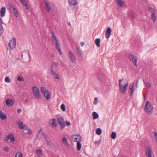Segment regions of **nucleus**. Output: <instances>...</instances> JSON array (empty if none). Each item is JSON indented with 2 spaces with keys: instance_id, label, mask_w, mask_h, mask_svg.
Wrapping results in <instances>:
<instances>
[{
  "instance_id": "nucleus-1",
  "label": "nucleus",
  "mask_w": 157,
  "mask_h": 157,
  "mask_svg": "<svg viewBox=\"0 0 157 157\" xmlns=\"http://www.w3.org/2000/svg\"><path fill=\"white\" fill-rule=\"evenodd\" d=\"M123 78H122L119 80V85L120 89L123 93H125L126 91L128 84V81L127 80H125L123 82L124 86H123L121 83L122 81H124Z\"/></svg>"
},
{
  "instance_id": "nucleus-2",
  "label": "nucleus",
  "mask_w": 157,
  "mask_h": 157,
  "mask_svg": "<svg viewBox=\"0 0 157 157\" xmlns=\"http://www.w3.org/2000/svg\"><path fill=\"white\" fill-rule=\"evenodd\" d=\"M18 128L24 130L25 133L26 134H31L32 132L31 130L27 126L25 125V124H23V123L22 121H19L18 123Z\"/></svg>"
},
{
  "instance_id": "nucleus-3",
  "label": "nucleus",
  "mask_w": 157,
  "mask_h": 157,
  "mask_svg": "<svg viewBox=\"0 0 157 157\" xmlns=\"http://www.w3.org/2000/svg\"><path fill=\"white\" fill-rule=\"evenodd\" d=\"M52 39L53 42L56 44V48L59 53V55H62V53L61 50L60 45L58 40L54 34L53 33H52Z\"/></svg>"
},
{
  "instance_id": "nucleus-4",
  "label": "nucleus",
  "mask_w": 157,
  "mask_h": 157,
  "mask_svg": "<svg viewBox=\"0 0 157 157\" xmlns=\"http://www.w3.org/2000/svg\"><path fill=\"white\" fill-rule=\"evenodd\" d=\"M153 107L152 105L148 101L146 103L144 107V110L147 114H150L153 111Z\"/></svg>"
},
{
  "instance_id": "nucleus-5",
  "label": "nucleus",
  "mask_w": 157,
  "mask_h": 157,
  "mask_svg": "<svg viewBox=\"0 0 157 157\" xmlns=\"http://www.w3.org/2000/svg\"><path fill=\"white\" fill-rule=\"evenodd\" d=\"M40 90L42 94L45 98L46 100H48L50 99L51 94L48 90L43 87H41Z\"/></svg>"
},
{
  "instance_id": "nucleus-6",
  "label": "nucleus",
  "mask_w": 157,
  "mask_h": 157,
  "mask_svg": "<svg viewBox=\"0 0 157 157\" xmlns=\"http://www.w3.org/2000/svg\"><path fill=\"white\" fill-rule=\"evenodd\" d=\"M33 94L35 98L36 99H40L41 98V96L39 90L38 88L35 86L32 87Z\"/></svg>"
},
{
  "instance_id": "nucleus-7",
  "label": "nucleus",
  "mask_w": 157,
  "mask_h": 157,
  "mask_svg": "<svg viewBox=\"0 0 157 157\" xmlns=\"http://www.w3.org/2000/svg\"><path fill=\"white\" fill-rule=\"evenodd\" d=\"M16 40L14 38H13L11 39L10 41L8 46L10 50L15 48L16 45Z\"/></svg>"
},
{
  "instance_id": "nucleus-8",
  "label": "nucleus",
  "mask_w": 157,
  "mask_h": 157,
  "mask_svg": "<svg viewBox=\"0 0 157 157\" xmlns=\"http://www.w3.org/2000/svg\"><path fill=\"white\" fill-rule=\"evenodd\" d=\"M9 140H10L11 142H13L14 141L15 139L14 136L11 134H9L7 135L4 139L5 142H7Z\"/></svg>"
},
{
  "instance_id": "nucleus-9",
  "label": "nucleus",
  "mask_w": 157,
  "mask_h": 157,
  "mask_svg": "<svg viewBox=\"0 0 157 157\" xmlns=\"http://www.w3.org/2000/svg\"><path fill=\"white\" fill-rule=\"evenodd\" d=\"M72 139L74 142H81L82 140V138L80 135L78 134L73 135L72 136Z\"/></svg>"
},
{
  "instance_id": "nucleus-10",
  "label": "nucleus",
  "mask_w": 157,
  "mask_h": 157,
  "mask_svg": "<svg viewBox=\"0 0 157 157\" xmlns=\"http://www.w3.org/2000/svg\"><path fill=\"white\" fill-rule=\"evenodd\" d=\"M9 8L10 10L13 12L14 15L16 16V17H17L18 16V13L17 11V10L11 4H10L9 6Z\"/></svg>"
},
{
  "instance_id": "nucleus-11",
  "label": "nucleus",
  "mask_w": 157,
  "mask_h": 157,
  "mask_svg": "<svg viewBox=\"0 0 157 157\" xmlns=\"http://www.w3.org/2000/svg\"><path fill=\"white\" fill-rule=\"evenodd\" d=\"M146 154L147 157H153L152 154L151 149L149 146L147 147Z\"/></svg>"
},
{
  "instance_id": "nucleus-12",
  "label": "nucleus",
  "mask_w": 157,
  "mask_h": 157,
  "mask_svg": "<svg viewBox=\"0 0 157 157\" xmlns=\"http://www.w3.org/2000/svg\"><path fill=\"white\" fill-rule=\"evenodd\" d=\"M44 2L47 11L49 12L52 7L50 5L49 2L46 0H44Z\"/></svg>"
},
{
  "instance_id": "nucleus-13",
  "label": "nucleus",
  "mask_w": 157,
  "mask_h": 157,
  "mask_svg": "<svg viewBox=\"0 0 157 157\" xmlns=\"http://www.w3.org/2000/svg\"><path fill=\"white\" fill-rule=\"evenodd\" d=\"M58 121L59 124L60 125L62 128H64L65 126V122L64 121V119L62 117H60L58 119Z\"/></svg>"
},
{
  "instance_id": "nucleus-14",
  "label": "nucleus",
  "mask_w": 157,
  "mask_h": 157,
  "mask_svg": "<svg viewBox=\"0 0 157 157\" xmlns=\"http://www.w3.org/2000/svg\"><path fill=\"white\" fill-rule=\"evenodd\" d=\"M49 125L52 127H55L57 125L56 119H53L49 121Z\"/></svg>"
},
{
  "instance_id": "nucleus-15",
  "label": "nucleus",
  "mask_w": 157,
  "mask_h": 157,
  "mask_svg": "<svg viewBox=\"0 0 157 157\" xmlns=\"http://www.w3.org/2000/svg\"><path fill=\"white\" fill-rule=\"evenodd\" d=\"M112 32V30L110 28L108 27L107 28L106 31L105 36L108 39L110 36Z\"/></svg>"
},
{
  "instance_id": "nucleus-16",
  "label": "nucleus",
  "mask_w": 157,
  "mask_h": 157,
  "mask_svg": "<svg viewBox=\"0 0 157 157\" xmlns=\"http://www.w3.org/2000/svg\"><path fill=\"white\" fill-rule=\"evenodd\" d=\"M69 57L72 63H75L76 62L75 57L73 54L70 52H69Z\"/></svg>"
},
{
  "instance_id": "nucleus-17",
  "label": "nucleus",
  "mask_w": 157,
  "mask_h": 157,
  "mask_svg": "<svg viewBox=\"0 0 157 157\" xmlns=\"http://www.w3.org/2000/svg\"><path fill=\"white\" fill-rule=\"evenodd\" d=\"M5 103L8 106H11L14 104V101L13 100L8 99L6 101Z\"/></svg>"
},
{
  "instance_id": "nucleus-18",
  "label": "nucleus",
  "mask_w": 157,
  "mask_h": 157,
  "mask_svg": "<svg viewBox=\"0 0 157 157\" xmlns=\"http://www.w3.org/2000/svg\"><path fill=\"white\" fill-rule=\"evenodd\" d=\"M0 119L2 121L6 120L7 119L6 114L1 110H0Z\"/></svg>"
},
{
  "instance_id": "nucleus-19",
  "label": "nucleus",
  "mask_w": 157,
  "mask_h": 157,
  "mask_svg": "<svg viewBox=\"0 0 157 157\" xmlns=\"http://www.w3.org/2000/svg\"><path fill=\"white\" fill-rule=\"evenodd\" d=\"M128 57L129 59L133 62L135 59H137L136 56H134L132 54L129 53L128 54Z\"/></svg>"
},
{
  "instance_id": "nucleus-20",
  "label": "nucleus",
  "mask_w": 157,
  "mask_h": 157,
  "mask_svg": "<svg viewBox=\"0 0 157 157\" xmlns=\"http://www.w3.org/2000/svg\"><path fill=\"white\" fill-rule=\"evenodd\" d=\"M128 57L129 59L133 62L135 59H137L136 56H134L132 54L129 53L128 54Z\"/></svg>"
},
{
  "instance_id": "nucleus-21",
  "label": "nucleus",
  "mask_w": 157,
  "mask_h": 157,
  "mask_svg": "<svg viewBox=\"0 0 157 157\" xmlns=\"http://www.w3.org/2000/svg\"><path fill=\"white\" fill-rule=\"evenodd\" d=\"M6 10V8L5 7H2L1 8L0 13V15L2 17H3L5 16Z\"/></svg>"
},
{
  "instance_id": "nucleus-22",
  "label": "nucleus",
  "mask_w": 157,
  "mask_h": 157,
  "mask_svg": "<svg viewBox=\"0 0 157 157\" xmlns=\"http://www.w3.org/2000/svg\"><path fill=\"white\" fill-rule=\"evenodd\" d=\"M134 83L133 82H132L129 85V89L131 90V94L130 96H132L133 94V92L134 91L133 88L134 86Z\"/></svg>"
},
{
  "instance_id": "nucleus-23",
  "label": "nucleus",
  "mask_w": 157,
  "mask_h": 157,
  "mask_svg": "<svg viewBox=\"0 0 157 157\" xmlns=\"http://www.w3.org/2000/svg\"><path fill=\"white\" fill-rule=\"evenodd\" d=\"M21 2L22 4L25 7V8L27 10H28L29 9V7L26 2L24 0H22V1H21Z\"/></svg>"
},
{
  "instance_id": "nucleus-24",
  "label": "nucleus",
  "mask_w": 157,
  "mask_h": 157,
  "mask_svg": "<svg viewBox=\"0 0 157 157\" xmlns=\"http://www.w3.org/2000/svg\"><path fill=\"white\" fill-rule=\"evenodd\" d=\"M77 4V2L76 0H69V5L75 6Z\"/></svg>"
},
{
  "instance_id": "nucleus-25",
  "label": "nucleus",
  "mask_w": 157,
  "mask_h": 157,
  "mask_svg": "<svg viewBox=\"0 0 157 157\" xmlns=\"http://www.w3.org/2000/svg\"><path fill=\"white\" fill-rule=\"evenodd\" d=\"M52 74L54 78L57 79H59V78L58 75L57 73L54 72L53 69H52Z\"/></svg>"
},
{
  "instance_id": "nucleus-26",
  "label": "nucleus",
  "mask_w": 157,
  "mask_h": 157,
  "mask_svg": "<svg viewBox=\"0 0 157 157\" xmlns=\"http://www.w3.org/2000/svg\"><path fill=\"white\" fill-rule=\"evenodd\" d=\"M80 142H78L77 143L76 147H77V150L78 151H80L81 148L82 144H81Z\"/></svg>"
},
{
  "instance_id": "nucleus-27",
  "label": "nucleus",
  "mask_w": 157,
  "mask_h": 157,
  "mask_svg": "<svg viewBox=\"0 0 157 157\" xmlns=\"http://www.w3.org/2000/svg\"><path fill=\"white\" fill-rule=\"evenodd\" d=\"M100 39L99 38H96L95 40V44L98 47H99L100 46Z\"/></svg>"
},
{
  "instance_id": "nucleus-28",
  "label": "nucleus",
  "mask_w": 157,
  "mask_h": 157,
  "mask_svg": "<svg viewBox=\"0 0 157 157\" xmlns=\"http://www.w3.org/2000/svg\"><path fill=\"white\" fill-rule=\"evenodd\" d=\"M92 116H93V119L94 120L97 119L99 117L97 113L95 112H94L92 113Z\"/></svg>"
},
{
  "instance_id": "nucleus-29",
  "label": "nucleus",
  "mask_w": 157,
  "mask_h": 157,
  "mask_svg": "<svg viewBox=\"0 0 157 157\" xmlns=\"http://www.w3.org/2000/svg\"><path fill=\"white\" fill-rule=\"evenodd\" d=\"M44 138L45 139V140L46 141L47 144H50V141L49 138L46 136H44Z\"/></svg>"
},
{
  "instance_id": "nucleus-30",
  "label": "nucleus",
  "mask_w": 157,
  "mask_h": 157,
  "mask_svg": "<svg viewBox=\"0 0 157 157\" xmlns=\"http://www.w3.org/2000/svg\"><path fill=\"white\" fill-rule=\"evenodd\" d=\"M63 144L65 145H68V142L67 141V139L66 138V137H64L63 138Z\"/></svg>"
},
{
  "instance_id": "nucleus-31",
  "label": "nucleus",
  "mask_w": 157,
  "mask_h": 157,
  "mask_svg": "<svg viewBox=\"0 0 157 157\" xmlns=\"http://www.w3.org/2000/svg\"><path fill=\"white\" fill-rule=\"evenodd\" d=\"M36 152L37 154L39 155H42L43 154L42 150L40 149L37 150L36 151Z\"/></svg>"
},
{
  "instance_id": "nucleus-32",
  "label": "nucleus",
  "mask_w": 157,
  "mask_h": 157,
  "mask_svg": "<svg viewBox=\"0 0 157 157\" xmlns=\"http://www.w3.org/2000/svg\"><path fill=\"white\" fill-rule=\"evenodd\" d=\"M96 132L98 135H100L101 134L102 131L100 128H97L96 129Z\"/></svg>"
},
{
  "instance_id": "nucleus-33",
  "label": "nucleus",
  "mask_w": 157,
  "mask_h": 157,
  "mask_svg": "<svg viewBox=\"0 0 157 157\" xmlns=\"http://www.w3.org/2000/svg\"><path fill=\"white\" fill-rule=\"evenodd\" d=\"M116 2L118 5L121 6H122L124 4L123 2L121 0H116Z\"/></svg>"
},
{
  "instance_id": "nucleus-34",
  "label": "nucleus",
  "mask_w": 157,
  "mask_h": 157,
  "mask_svg": "<svg viewBox=\"0 0 157 157\" xmlns=\"http://www.w3.org/2000/svg\"><path fill=\"white\" fill-rule=\"evenodd\" d=\"M76 49L77 51V54L78 56L79 57H81L82 54L80 49L78 48H77Z\"/></svg>"
},
{
  "instance_id": "nucleus-35",
  "label": "nucleus",
  "mask_w": 157,
  "mask_h": 157,
  "mask_svg": "<svg viewBox=\"0 0 157 157\" xmlns=\"http://www.w3.org/2000/svg\"><path fill=\"white\" fill-rule=\"evenodd\" d=\"M151 18L154 22H155L156 21V19L155 17V13L154 12H153L151 15Z\"/></svg>"
},
{
  "instance_id": "nucleus-36",
  "label": "nucleus",
  "mask_w": 157,
  "mask_h": 157,
  "mask_svg": "<svg viewBox=\"0 0 157 157\" xmlns=\"http://www.w3.org/2000/svg\"><path fill=\"white\" fill-rule=\"evenodd\" d=\"M116 136V134L115 132H113L111 135V138L113 139H115Z\"/></svg>"
},
{
  "instance_id": "nucleus-37",
  "label": "nucleus",
  "mask_w": 157,
  "mask_h": 157,
  "mask_svg": "<svg viewBox=\"0 0 157 157\" xmlns=\"http://www.w3.org/2000/svg\"><path fill=\"white\" fill-rule=\"evenodd\" d=\"M144 84H145V86L147 87H150L151 86V85L150 82H148L147 81H144Z\"/></svg>"
},
{
  "instance_id": "nucleus-38",
  "label": "nucleus",
  "mask_w": 157,
  "mask_h": 157,
  "mask_svg": "<svg viewBox=\"0 0 157 157\" xmlns=\"http://www.w3.org/2000/svg\"><path fill=\"white\" fill-rule=\"evenodd\" d=\"M22 154L21 152H18L15 155V157H22Z\"/></svg>"
},
{
  "instance_id": "nucleus-39",
  "label": "nucleus",
  "mask_w": 157,
  "mask_h": 157,
  "mask_svg": "<svg viewBox=\"0 0 157 157\" xmlns=\"http://www.w3.org/2000/svg\"><path fill=\"white\" fill-rule=\"evenodd\" d=\"M58 65L59 64L58 63L54 62L52 66V68L53 67L55 68L56 67H57L58 66Z\"/></svg>"
},
{
  "instance_id": "nucleus-40",
  "label": "nucleus",
  "mask_w": 157,
  "mask_h": 157,
  "mask_svg": "<svg viewBox=\"0 0 157 157\" xmlns=\"http://www.w3.org/2000/svg\"><path fill=\"white\" fill-rule=\"evenodd\" d=\"M17 80L19 81H23L24 79L22 76H19L17 78Z\"/></svg>"
},
{
  "instance_id": "nucleus-41",
  "label": "nucleus",
  "mask_w": 157,
  "mask_h": 157,
  "mask_svg": "<svg viewBox=\"0 0 157 157\" xmlns=\"http://www.w3.org/2000/svg\"><path fill=\"white\" fill-rule=\"evenodd\" d=\"M60 108H61V109H62V110L63 111H65L66 108H65V106L64 104H62L61 105Z\"/></svg>"
},
{
  "instance_id": "nucleus-42",
  "label": "nucleus",
  "mask_w": 157,
  "mask_h": 157,
  "mask_svg": "<svg viewBox=\"0 0 157 157\" xmlns=\"http://www.w3.org/2000/svg\"><path fill=\"white\" fill-rule=\"evenodd\" d=\"M5 81L6 82L8 83L10 82V79L9 77L7 76L5 77Z\"/></svg>"
},
{
  "instance_id": "nucleus-43",
  "label": "nucleus",
  "mask_w": 157,
  "mask_h": 157,
  "mask_svg": "<svg viewBox=\"0 0 157 157\" xmlns=\"http://www.w3.org/2000/svg\"><path fill=\"white\" fill-rule=\"evenodd\" d=\"M3 32V29L2 25H0V35H1Z\"/></svg>"
},
{
  "instance_id": "nucleus-44",
  "label": "nucleus",
  "mask_w": 157,
  "mask_h": 157,
  "mask_svg": "<svg viewBox=\"0 0 157 157\" xmlns=\"http://www.w3.org/2000/svg\"><path fill=\"white\" fill-rule=\"evenodd\" d=\"M97 100H98L97 98V97L95 98L94 101V104L96 105L97 103V102H98Z\"/></svg>"
},
{
  "instance_id": "nucleus-45",
  "label": "nucleus",
  "mask_w": 157,
  "mask_h": 157,
  "mask_svg": "<svg viewBox=\"0 0 157 157\" xmlns=\"http://www.w3.org/2000/svg\"><path fill=\"white\" fill-rule=\"evenodd\" d=\"M10 149V148L8 147H6L4 148V151H5L7 152Z\"/></svg>"
},
{
  "instance_id": "nucleus-46",
  "label": "nucleus",
  "mask_w": 157,
  "mask_h": 157,
  "mask_svg": "<svg viewBox=\"0 0 157 157\" xmlns=\"http://www.w3.org/2000/svg\"><path fill=\"white\" fill-rule=\"evenodd\" d=\"M148 10L150 12H151V13L154 12V10L151 7H149Z\"/></svg>"
},
{
  "instance_id": "nucleus-47",
  "label": "nucleus",
  "mask_w": 157,
  "mask_h": 157,
  "mask_svg": "<svg viewBox=\"0 0 157 157\" xmlns=\"http://www.w3.org/2000/svg\"><path fill=\"white\" fill-rule=\"evenodd\" d=\"M137 59H135L134 61V63H135V65L136 67H137L138 66V65L137 64Z\"/></svg>"
},
{
  "instance_id": "nucleus-48",
  "label": "nucleus",
  "mask_w": 157,
  "mask_h": 157,
  "mask_svg": "<svg viewBox=\"0 0 157 157\" xmlns=\"http://www.w3.org/2000/svg\"><path fill=\"white\" fill-rule=\"evenodd\" d=\"M17 112L19 113H21V109H18L17 110Z\"/></svg>"
},
{
  "instance_id": "nucleus-49",
  "label": "nucleus",
  "mask_w": 157,
  "mask_h": 157,
  "mask_svg": "<svg viewBox=\"0 0 157 157\" xmlns=\"http://www.w3.org/2000/svg\"><path fill=\"white\" fill-rule=\"evenodd\" d=\"M0 23L1 24V25L3 24V21L1 18H0Z\"/></svg>"
},
{
  "instance_id": "nucleus-50",
  "label": "nucleus",
  "mask_w": 157,
  "mask_h": 157,
  "mask_svg": "<svg viewBox=\"0 0 157 157\" xmlns=\"http://www.w3.org/2000/svg\"><path fill=\"white\" fill-rule=\"evenodd\" d=\"M131 17L133 19H134L135 18V16L133 15H131Z\"/></svg>"
},
{
  "instance_id": "nucleus-51",
  "label": "nucleus",
  "mask_w": 157,
  "mask_h": 157,
  "mask_svg": "<svg viewBox=\"0 0 157 157\" xmlns=\"http://www.w3.org/2000/svg\"><path fill=\"white\" fill-rule=\"evenodd\" d=\"M138 80L136 82V87H137V83H138Z\"/></svg>"
},
{
  "instance_id": "nucleus-52",
  "label": "nucleus",
  "mask_w": 157,
  "mask_h": 157,
  "mask_svg": "<svg viewBox=\"0 0 157 157\" xmlns=\"http://www.w3.org/2000/svg\"><path fill=\"white\" fill-rule=\"evenodd\" d=\"M81 46H82L84 44V43L83 42H81Z\"/></svg>"
},
{
  "instance_id": "nucleus-53",
  "label": "nucleus",
  "mask_w": 157,
  "mask_h": 157,
  "mask_svg": "<svg viewBox=\"0 0 157 157\" xmlns=\"http://www.w3.org/2000/svg\"><path fill=\"white\" fill-rule=\"evenodd\" d=\"M66 125L67 126H69V122H67Z\"/></svg>"
},
{
  "instance_id": "nucleus-54",
  "label": "nucleus",
  "mask_w": 157,
  "mask_h": 157,
  "mask_svg": "<svg viewBox=\"0 0 157 157\" xmlns=\"http://www.w3.org/2000/svg\"><path fill=\"white\" fill-rule=\"evenodd\" d=\"M98 143V141L96 140V141H95V144H97Z\"/></svg>"
},
{
  "instance_id": "nucleus-55",
  "label": "nucleus",
  "mask_w": 157,
  "mask_h": 157,
  "mask_svg": "<svg viewBox=\"0 0 157 157\" xmlns=\"http://www.w3.org/2000/svg\"><path fill=\"white\" fill-rule=\"evenodd\" d=\"M72 150H73V151H75V148H72Z\"/></svg>"
},
{
  "instance_id": "nucleus-56",
  "label": "nucleus",
  "mask_w": 157,
  "mask_h": 157,
  "mask_svg": "<svg viewBox=\"0 0 157 157\" xmlns=\"http://www.w3.org/2000/svg\"><path fill=\"white\" fill-rule=\"evenodd\" d=\"M70 124H71V123H70L69 122V126L70 125Z\"/></svg>"
},
{
  "instance_id": "nucleus-57",
  "label": "nucleus",
  "mask_w": 157,
  "mask_h": 157,
  "mask_svg": "<svg viewBox=\"0 0 157 157\" xmlns=\"http://www.w3.org/2000/svg\"><path fill=\"white\" fill-rule=\"evenodd\" d=\"M69 25H70V23H69Z\"/></svg>"
},
{
  "instance_id": "nucleus-58",
  "label": "nucleus",
  "mask_w": 157,
  "mask_h": 157,
  "mask_svg": "<svg viewBox=\"0 0 157 157\" xmlns=\"http://www.w3.org/2000/svg\"><path fill=\"white\" fill-rule=\"evenodd\" d=\"M20 0V1H22V0Z\"/></svg>"
}]
</instances>
